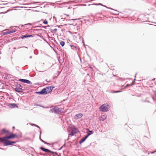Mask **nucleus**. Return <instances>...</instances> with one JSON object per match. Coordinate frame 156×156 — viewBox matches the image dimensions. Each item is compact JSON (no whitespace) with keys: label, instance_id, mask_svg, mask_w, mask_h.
<instances>
[{"label":"nucleus","instance_id":"nucleus-1","mask_svg":"<svg viewBox=\"0 0 156 156\" xmlns=\"http://www.w3.org/2000/svg\"><path fill=\"white\" fill-rule=\"evenodd\" d=\"M108 105H106L103 104L99 107V109L100 112H106L108 111Z\"/></svg>","mask_w":156,"mask_h":156},{"label":"nucleus","instance_id":"nucleus-2","mask_svg":"<svg viewBox=\"0 0 156 156\" xmlns=\"http://www.w3.org/2000/svg\"><path fill=\"white\" fill-rule=\"evenodd\" d=\"M61 111V110L60 108H58L56 106L52 108L50 110L49 112L58 114Z\"/></svg>","mask_w":156,"mask_h":156},{"label":"nucleus","instance_id":"nucleus-3","mask_svg":"<svg viewBox=\"0 0 156 156\" xmlns=\"http://www.w3.org/2000/svg\"><path fill=\"white\" fill-rule=\"evenodd\" d=\"M50 92V91H47V88H44L43 89H42L41 91L36 92V93L39 94H42V95H44L46 94H48Z\"/></svg>","mask_w":156,"mask_h":156},{"label":"nucleus","instance_id":"nucleus-4","mask_svg":"<svg viewBox=\"0 0 156 156\" xmlns=\"http://www.w3.org/2000/svg\"><path fill=\"white\" fill-rule=\"evenodd\" d=\"M78 132H79L78 129L74 127L71 129V133L69 134V135H70L71 136H73L74 134L77 133Z\"/></svg>","mask_w":156,"mask_h":156},{"label":"nucleus","instance_id":"nucleus-5","mask_svg":"<svg viewBox=\"0 0 156 156\" xmlns=\"http://www.w3.org/2000/svg\"><path fill=\"white\" fill-rule=\"evenodd\" d=\"M19 80L23 83L28 84H31L32 83L30 81V80H26V79H20Z\"/></svg>","mask_w":156,"mask_h":156},{"label":"nucleus","instance_id":"nucleus-6","mask_svg":"<svg viewBox=\"0 0 156 156\" xmlns=\"http://www.w3.org/2000/svg\"><path fill=\"white\" fill-rule=\"evenodd\" d=\"M8 139H5L4 142H3V145L4 146H8L11 145V141L8 140Z\"/></svg>","mask_w":156,"mask_h":156},{"label":"nucleus","instance_id":"nucleus-7","mask_svg":"<svg viewBox=\"0 0 156 156\" xmlns=\"http://www.w3.org/2000/svg\"><path fill=\"white\" fill-rule=\"evenodd\" d=\"M83 116V114L81 113H79L78 114H76V115L74 117V118L77 119L78 118H80L82 117Z\"/></svg>","mask_w":156,"mask_h":156},{"label":"nucleus","instance_id":"nucleus-8","mask_svg":"<svg viewBox=\"0 0 156 156\" xmlns=\"http://www.w3.org/2000/svg\"><path fill=\"white\" fill-rule=\"evenodd\" d=\"M8 106L11 108H18L17 105L16 104L14 103L9 104L8 105Z\"/></svg>","mask_w":156,"mask_h":156},{"label":"nucleus","instance_id":"nucleus-9","mask_svg":"<svg viewBox=\"0 0 156 156\" xmlns=\"http://www.w3.org/2000/svg\"><path fill=\"white\" fill-rule=\"evenodd\" d=\"M40 149L43 151H44L46 152L50 153L51 152V151L50 150L42 147H40Z\"/></svg>","mask_w":156,"mask_h":156},{"label":"nucleus","instance_id":"nucleus-10","mask_svg":"<svg viewBox=\"0 0 156 156\" xmlns=\"http://www.w3.org/2000/svg\"><path fill=\"white\" fill-rule=\"evenodd\" d=\"M9 136H6L7 139H12L13 138V134L12 133L9 134Z\"/></svg>","mask_w":156,"mask_h":156},{"label":"nucleus","instance_id":"nucleus-11","mask_svg":"<svg viewBox=\"0 0 156 156\" xmlns=\"http://www.w3.org/2000/svg\"><path fill=\"white\" fill-rule=\"evenodd\" d=\"M106 118H107V115H101L100 117V120L103 121L105 119H106Z\"/></svg>","mask_w":156,"mask_h":156},{"label":"nucleus","instance_id":"nucleus-12","mask_svg":"<svg viewBox=\"0 0 156 156\" xmlns=\"http://www.w3.org/2000/svg\"><path fill=\"white\" fill-rule=\"evenodd\" d=\"M32 37V36L31 35H25L21 37V39H23L25 38H27L28 37Z\"/></svg>","mask_w":156,"mask_h":156},{"label":"nucleus","instance_id":"nucleus-13","mask_svg":"<svg viewBox=\"0 0 156 156\" xmlns=\"http://www.w3.org/2000/svg\"><path fill=\"white\" fill-rule=\"evenodd\" d=\"M9 132L8 131L5 130L4 129H3L2 130V132L1 134H2L4 133H6V134H9Z\"/></svg>","mask_w":156,"mask_h":156},{"label":"nucleus","instance_id":"nucleus-14","mask_svg":"<svg viewBox=\"0 0 156 156\" xmlns=\"http://www.w3.org/2000/svg\"><path fill=\"white\" fill-rule=\"evenodd\" d=\"M15 91L18 93H21L23 91V89H19V88H15L14 89Z\"/></svg>","mask_w":156,"mask_h":156},{"label":"nucleus","instance_id":"nucleus-15","mask_svg":"<svg viewBox=\"0 0 156 156\" xmlns=\"http://www.w3.org/2000/svg\"><path fill=\"white\" fill-rule=\"evenodd\" d=\"M46 88H47V91H50V92L52 90L53 88V87L52 86H50L49 87H47Z\"/></svg>","mask_w":156,"mask_h":156},{"label":"nucleus","instance_id":"nucleus-16","mask_svg":"<svg viewBox=\"0 0 156 156\" xmlns=\"http://www.w3.org/2000/svg\"><path fill=\"white\" fill-rule=\"evenodd\" d=\"M5 139H7L6 137V136L3 137H0V142H4Z\"/></svg>","mask_w":156,"mask_h":156},{"label":"nucleus","instance_id":"nucleus-17","mask_svg":"<svg viewBox=\"0 0 156 156\" xmlns=\"http://www.w3.org/2000/svg\"><path fill=\"white\" fill-rule=\"evenodd\" d=\"M22 87L19 84H17L16 88L22 89Z\"/></svg>","mask_w":156,"mask_h":156},{"label":"nucleus","instance_id":"nucleus-18","mask_svg":"<svg viewBox=\"0 0 156 156\" xmlns=\"http://www.w3.org/2000/svg\"><path fill=\"white\" fill-rule=\"evenodd\" d=\"M86 140V139H85L84 137L82 138L80 140L79 142V144H81V143L84 142Z\"/></svg>","mask_w":156,"mask_h":156},{"label":"nucleus","instance_id":"nucleus-19","mask_svg":"<svg viewBox=\"0 0 156 156\" xmlns=\"http://www.w3.org/2000/svg\"><path fill=\"white\" fill-rule=\"evenodd\" d=\"M114 10L115 12H112L113 14H115V15H118L119 14V12L116 10H115L113 9V10Z\"/></svg>","mask_w":156,"mask_h":156},{"label":"nucleus","instance_id":"nucleus-20","mask_svg":"<svg viewBox=\"0 0 156 156\" xmlns=\"http://www.w3.org/2000/svg\"><path fill=\"white\" fill-rule=\"evenodd\" d=\"M60 44L62 47H63L65 43V42L63 41H61Z\"/></svg>","mask_w":156,"mask_h":156},{"label":"nucleus","instance_id":"nucleus-21","mask_svg":"<svg viewBox=\"0 0 156 156\" xmlns=\"http://www.w3.org/2000/svg\"><path fill=\"white\" fill-rule=\"evenodd\" d=\"M39 138H40V140L42 142L44 143V144H48L47 143L44 141V140H42L41 139V135L40 136Z\"/></svg>","mask_w":156,"mask_h":156},{"label":"nucleus","instance_id":"nucleus-22","mask_svg":"<svg viewBox=\"0 0 156 156\" xmlns=\"http://www.w3.org/2000/svg\"><path fill=\"white\" fill-rule=\"evenodd\" d=\"M70 47L72 49H73L74 48H76L77 49H78L77 48V47L75 46H74V45H70Z\"/></svg>","mask_w":156,"mask_h":156},{"label":"nucleus","instance_id":"nucleus-23","mask_svg":"<svg viewBox=\"0 0 156 156\" xmlns=\"http://www.w3.org/2000/svg\"><path fill=\"white\" fill-rule=\"evenodd\" d=\"M2 35H6L7 34H9L8 32V31H6V32H3L2 33Z\"/></svg>","mask_w":156,"mask_h":156},{"label":"nucleus","instance_id":"nucleus-24","mask_svg":"<svg viewBox=\"0 0 156 156\" xmlns=\"http://www.w3.org/2000/svg\"><path fill=\"white\" fill-rule=\"evenodd\" d=\"M102 6H103V7H105L106 8H108V9H112V10H113V9L112 8H110V7H107L106 5H102Z\"/></svg>","mask_w":156,"mask_h":156},{"label":"nucleus","instance_id":"nucleus-25","mask_svg":"<svg viewBox=\"0 0 156 156\" xmlns=\"http://www.w3.org/2000/svg\"><path fill=\"white\" fill-rule=\"evenodd\" d=\"M90 135V134L87 133V134L84 137L85 139H86L87 137H88Z\"/></svg>","mask_w":156,"mask_h":156},{"label":"nucleus","instance_id":"nucleus-26","mask_svg":"<svg viewBox=\"0 0 156 156\" xmlns=\"http://www.w3.org/2000/svg\"><path fill=\"white\" fill-rule=\"evenodd\" d=\"M90 135V134L87 133V134L84 137L85 139H86L87 137H88Z\"/></svg>","mask_w":156,"mask_h":156},{"label":"nucleus","instance_id":"nucleus-27","mask_svg":"<svg viewBox=\"0 0 156 156\" xmlns=\"http://www.w3.org/2000/svg\"><path fill=\"white\" fill-rule=\"evenodd\" d=\"M90 135V134L87 133V134L84 137L85 139H86L87 137H88Z\"/></svg>","mask_w":156,"mask_h":156},{"label":"nucleus","instance_id":"nucleus-28","mask_svg":"<svg viewBox=\"0 0 156 156\" xmlns=\"http://www.w3.org/2000/svg\"><path fill=\"white\" fill-rule=\"evenodd\" d=\"M31 25V24L30 23H28L27 24H26L24 25H21V26L22 27H24V25L26 26V25Z\"/></svg>","mask_w":156,"mask_h":156},{"label":"nucleus","instance_id":"nucleus-29","mask_svg":"<svg viewBox=\"0 0 156 156\" xmlns=\"http://www.w3.org/2000/svg\"><path fill=\"white\" fill-rule=\"evenodd\" d=\"M13 134V138H18V136L16 134Z\"/></svg>","mask_w":156,"mask_h":156},{"label":"nucleus","instance_id":"nucleus-30","mask_svg":"<svg viewBox=\"0 0 156 156\" xmlns=\"http://www.w3.org/2000/svg\"><path fill=\"white\" fill-rule=\"evenodd\" d=\"M48 23V21L46 20H45L43 22V23L44 24H47Z\"/></svg>","mask_w":156,"mask_h":156},{"label":"nucleus","instance_id":"nucleus-31","mask_svg":"<svg viewBox=\"0 0 156 156\" xmlns=\"http://www.w3.org/2000/svg\"><path fill=\"white\" fill-rule=\"evenodd\" d=\"M93 5H100L102 6V4H101V3H99L98 4L94 3V4H93Z\"/></svg>","mask_w":156,"mask_h":156},{"label":"nucleus","instance_id":"nucleus-32","mask_svg":"<svg viewBox=\"0 0 156 156\" xmlns=\"http://www.w3.org/2000/svg\"><path fill=\"white\" fill-rule=\"evenodd\" d=\"M16 142V141H11V144L12 145L13 144H15Z\"/></svg>","mask_w":156,"mask_h":156},{"label":"nucleus","instance_id":"nucleus-33","mask_svg":"<svg viewBox=\"0 0 156 156\" xmlns=\"http://www.w3.org/2000/svg\"><path fill=\"white\" fill-rule=\"evenodd\" d=\"M156 152V151H152V152L149 151L148 152V154H149L150 153H151V154H154V153Z\"/></svg>","mask_w":156,"mask_h":156},{"label":"nucleus","instance_id":"nucleus-34","mask_svg":"<svg viewBox=\"0 0 156 156\" xmlns=\"http://www.w3.org/2000/svg\"><path fill=\"white\" fill-rule=\"evenodd\" d=\"M93 133V132L92 131H89V133L88 134H90V135L92 134Z\"/></svg>","mask_w":156,"mask_h":156},{"label":"nucleus","instance_id":"nucleus-35","mask_svg":"<svg viewBox=\"0 0 156 156\" xmlns=\"http://www.w3.org/2000/svg\"><path fill=\"white\" fill-rule=\"evenodd\" d=\"M8 32L9 34L13 33L12 31V30H10L9 31H8Z\"/></svg>","mask_w":156,"mask_h":156},{"label":"nucleus","instance_id":"nucleus-36","mask_svg":"<svg viewBox=\"0 0 156 156\" xmlns=\"http://www.w3.org/2000/svg\"><path fill=\"white\" fill-rule=\"evenodd\" d=\"M57 30V29L56 28H55V29H54L52 30V32H55Z\"/></svg>","mask_w":156,"mask_h":156},{"label":"nucleus","instance_id":"nucleus-37","mask_svg":"<svg viewBox=\"0 0 156 156\" xmlns=\"http://www.w3.org/2000/svg\"><path fill=\"white\" fill-rule=\"evenodd\" d=\"M12 31L13 33L15 32L16 31V29H14L12 30Z\"/></svg>","mask_w":156,"mask_h":156},{"label":"nucleus","instance_id":"nucleus-38","mask_svg":"<svg viewBox=\"0 0 156 156\" xmlns=\"http://www.w3.org/2000/svg\"><path fill=\"white\" fill-rule=\"evenodd\" d=\"M41 107L43 108H49L48 107H44L43 106H41Z\"/></svg>","mask_w":156,"mask_h":156},{"label":"nucleus","instance_id":"nucleus-39","mask_svg":"<svg viewBox=\"0 0 156 156\" xmlns=\"http://www.w3.org/2000/svg\"><path fill=\"white\" fill-rule=\"evenodd\" d=\"M51 152L52 153L54 154H56V155H57V152H54L51 151Z\"/></svg>","mask_w":156,"mask_h":156},{"label":"nucleus","instance_id":"nucleus-40","mask_svg":"<svg viewBox=\"0 0 156 156\" xmlns=\"http://www.w3.org/2000/svg\"><path fill=\"white\" fill-rule=\"evenodd\" d=\"M34 105H36V106H40V107H41V105H39V104H35Z\"/></svg>","mask_w":156,"mask_h":156},{"label":"nucleus","instance_id":"nucleus-41","mask_svg":"<svg viewBox=\"0 0 156 156\" xmlns=\"http://www.w3.org/2000/svg\"><path fill=\"white\" fill-rule=\"evenodd\" d=\"M53 18L54 19H55V21H56V17H55V16H53Z\"/></svg>","mask_w":156,"mask_h":156},{"label":"nucleus","instance_id":"nucleus-42","mask_svg":"<svg viewBox=\"0 0 156 156\" xmlns=\"http://www.w3.org/2000/svg\"><path fill=\"white\" fill-rule=\"evenodd\" d=\"M120 92V91H114L113 93H118V92Z\"/></svg>","mask_w":156,"mask_h":156},{"label":"nucleus","instance_id":"nucleus-43","mask_svg":"<svg viewBox=\"0 0 156 156\" xmlns=\"http://www.w3.org/2000/svg\"><path fill=\"white\" fill-rule=\"evenodd\" d=\"M35 126H36L39 129H40V127L38 126L35 125Z\"/></svg>","mask_w":156,"mask_h":156},{"label":"nucleus","instance_id":"nucleus-44","mask_svg":"<svg viewBox=\"0 0 156 156\" xmlns=\"http://www.w3.org/2000/svg\"><path fill=\"white\" fill-rule=\"evenodd\" d=\"M62 146L60 148L58 149V150H61L62 149Z\"/></svg>","mask_w":156,"mask_h":156},{"label":"nucleus","instance_id":"nucleus-45","mask_svg":"<svg viewBox=\"0 0 156 156\" xmlns=\"http://www.w3.org/2000/svg\"><path fill=\"white\" fill-rule=\"evenodd\" d=\"M134 81H133V82H132V83H131V84H130V85H133V83H134Z\"/></svg>","mask_w":156,"mask_h":156},{"label":"nucleus","instance_id":"nucleus-46","mask_svg":"<svg viewBox=\"0 0 156 156\" xmlns=\"http://www.w3.org/2000/svg\"><path fill=\"white\" fill-rule=\"evenodd\" d=\"M64 15H66V16H69V15L67 14H65Z\"/></svg>","mask_w":156,"mask_h":156},{"label":"nucleus","instance_id":"nucleus-47","mask_svg":"<svg viewBox=\"0 0 156 156\" xmlns=\"http://www.w3.org/2000/svg\"><path fill=\"white\" fill-rule=\"evenodd\" d=\"M31 125L32 126H33L34 125L35 126V124H31Z\"/></svg>","mask_w":156,"mask_h":156},{"label":"nucleus","instance_id":"nucleus-48","mask_svg":"<svg viewBox=\"0 0 156 156\" xmlns=\"http://www.w3.org/2000/svg\"><path fill=\"white\" fill-rule=\"evenodd\" d=\"M87 75H88V76H90L89 75V73H87Z\"/></svg>","mask_w":156,"mask_h":156},{"label":"nucleus","instance_id":"nucleus-49","mask_svg":"<svg viewBox=\"0 0 156 156\" xmlns=\"http://www.w3.org/2000/svg\"><path fill=\"white\" fill-rule=\"evenodd\" d=\"M32 58V56H30V58Z\"/></svg>","mask_w":156,"mask_h":156},{"label":"nucleus","instance_id":"nucleus-50","mask_svg":"<svg viewBox=\"0 0 156 156\" xmlns=\"http://www.w3.org/2000/svg\"><path fill=\"white\" fill-rule=\"evenodd\" d=\"M71 20H76V19H74V20L72 19Z\"/></svg>","mask_w":156,"mask_h":156},{"label":"nucleus","instance_id":"nucleus-51","mask_svg":"<svg viewBox=\"0 0 156 156\" xmlns=\"http://www.w3.org/2000/svg\"><path fill=\"white\" fill-rule=\"evenodd\" d=\"M90 68L92 69V68L91 67H90Z\"/></svg>","mask_w":156,"mask_h":156},{"label":"nucleus","instance_id":"nucleus-52","mask_svg":"<svg viewBox=\"0 0 156 156\" xmlns=\"http://www.w3.org/2000/svg\"><path fill=\"white\" fill-rule=\"evenodd\" d=\"M69 139V138H68L67 140H68Z\"/></svg>","mask_w":156,"mask_h":156},{"label":"nucleus","instance_id":"nucleus-53","mask_svg":"<svg viewBox=\"0 0 156 156\" xmlns=\"http://www.w3.org/2000/svg\"><path fill=\"white\" fill-rule=\"evenodd\" d=\"M136 75H135V77H136Z\"/></svg>","mask_w":156,"mask_h":156},{"label":"nucleus","instance_id":"nucleus-54","mask_svg":"<svg viewBox=\"0 0 156 156\" xmlns=\"http://www.w3.org/2000/svg\"><path fill=\"white\" fill-rule=\"evenodd\" d=\"M12 128H14V126H13V127Z\"/></svg>","mask_w":156,"mask_h":156},{"label":"nucleus","instance_id":"nucleus-55","mask_svg":"<svg viewBox=\"0 0 156 156\" xmlns=\"http://www.w3.org/2000/svg\"><path fill=\"white\" fill-rule=\"evenodd\" d=\"M21 48V47L18 48Z\"/></svg>","mask_w":156,"mask_h":156},{"label":"nucleus","instance_id":"nucleus-56","mask_svg":"<svg viewBox=\"0 0 156 156\" xmlns=\"http://www.w3.org/2000/svg\"><path fill=\"white\" fill-rule=\"evenodd\" d=\"M155 80V79H153V80Z\"/></svg>","mask_w":156,"mask_h":156},{"label":"nucleus","instance_id":"nucleus-57","mask_svg":"<svg viewBox=\"0 0 156 156\" xmlns=\"http://www.w3.org/2000/svg\"><path fill=\"white\" fill-rule=\"evenodd\" d=\"M126 86H128V84H127Z\"/></svg>","mask_w":156,"mask_h":156},{"label":"nucleus","instance_id":"nucleus-58","mask_svg":"<svg viewBox=\"0 0 156 156\" xmlns=\"http://www.w3.org/2000/svg\"><path fill=\"white\" fill-rule=\"evenodd\" d=\"M1 68V66H0V68Z\"/></svg>","mask_w":156,"mask_h":156},{"label":"nucleus","instance_id":"nucleus-59","mask_svg":"<svg viewBox=\"0 0 156 156\" xmlns=\"http://www.w3.org/2000/svg\"><path fill=\"white\" fill-rule=\"evenodd\" d=\"M142 156H143V155Z\"/></svg>","mask_w":156,"mask_h":156}]
</instances>
